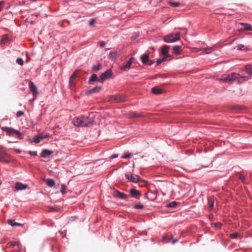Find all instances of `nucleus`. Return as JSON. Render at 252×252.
<instances>
[{
  "mask_svg": "<svg viewBox=\"0 0 252 252\" xmlns=\"http://www.w3.org/2000/svg\"><path fill=\"white\" fill-rule=\"evenodd\" d=\"M79 71L78 70H76L75 71H74V72L71 75V76H72V78L73 77H74V78H77L78 75Z\"/></svg>",
  "mask_w": 252,
  "mask_h": 252,
  "instance_id": "nucleus-37",
  "label": "nucleus"
},
{
  "mask_svg": "<svg viewBox=\"0 0 252 252\" xmlns=\"http://www.w3.org/2000/svg\"><path fill=\"white\" fill-rule=\"evenodd\" d=\"M114 195L115 197H118L122 199H127L128 197V196L127 195L124 193L121 192L118 190H115L114 191Z\"/></svg>",
  "mask_w": 252,
  "mask_h": 252,
  "instance_id": "nucleus-8",
  "label": "nucleus"
},
{
  "mask_svg": "<svg viewBox=\"0 0 252 252\" xmlns=\"http://www.w3.org/2000/svg\"><path fill=\"white\" fill-rule=\"evenodd\" d=\"M15 151H16V152H17L18 153H21V150H15Z\"/></svg>",
  "mask_w": 252,
  "mask_h": 252,
  "instance_id": "nucleus-52",
  "label": "nucleus"
},
{
  "mask_svg": "<svg viewBox=\"0 0 252 252\" xmlns=\"http://www.w3.org/2000/svg\"><path fill=\"white\" fill-rule=\"evenodd\" d=\"M94 122L93 118L88 116H80L74 118L72 124L77 127H86L92 125Z\"/></svg>",
  "mask_w": 252,
  "mask_h": 252,
  "instance_id": "nucleus-2",
  "label": "nucleus"
},
{
  "mask_svg": "<svg viewBox=\"0 0 252 252\" xmlns=\"http://www.w3.org/2000/svg\"><path fill=\"white\" fill-rule=\"evenodd\" d=\"M169 4L173 7H177L179 6L180 3H177V2H169Z\"/></svg>",
  "mask_w": 252,
  "mask_h": 252,
  "instance_id": "nucleus-35",
  "label": "nucleus"
},
{
  "mask_svg": "<svg viewBox=\"0 0 252 252\" xmlns=\"http://www.w3.org/2000/svg\"><path fill=\"white\" fill-rule=\"evenodd\" d=\"M176 242H177V239H176V240H175L173 241H172V243H173V244H175Z\"/></svg>",
  "mask_w": 252,
  "mask_h": 252,
  "instance_id": "nucleus-53",
  "label": "nucleus"
},
{
  "mask_svg": "<svg viewBox=\"0 0 252 252\" xmlns=\"http://www.w3.org/2000/svg\"><path fill=\"white\" fill-rule=\"evenodd\" d=\"M250 79V77H246L244 75H241L238 73L233 72L219 80L222 82L233 83V82H237L238 83H241V82L248 81Z\"/></svg>",
  "mask_w": 252,
  "mask_h": 252,
  "instance_id": "nucleus-1",
  "label": "nucleus"
},
{
  "mask_svg": "<svg viewBox=\"0 0 252 252\" xmlns=\"http://www.w3.org/2000/svg\"><path fill=\"white\" fill-rule=\"evenodd\" d=\"M241 25H243L244 27L241 28L240 29V31H252V26L251 24L244 23H241L240 24Z\"/></svg>",
  "mask_w": 252,
  "mask_h": 252,
  "instance_id": "nucleus-12",
  "label": "nucleus"
},
{
  "mask_svg": "<svg viewBox=\"0 0 252 252\" xmlns=\"http://www.w3.org/2000/svg\"><path fill=\"white\" fill-rule=\"evenodd\" d=\"M66 189V186L65 185H63H63H62L61 192L62 194H64L65 193Z\"/></svg>",
  "mask_w": 252,
  "mask_h": 252,
  "instance_id": "nucleus-34",
  "label": "nucleus"
},
{
  "mask_svg": "<svg viewBox=\"0 0 252 252\" xmlns=\"http://www.w3.org/2000/svg\"><path fill=\"white\" fill-rule=\"evenodd\" d=\"M134 208L138 209H142L143 208V206L140 204H136L134 206Z\"/></svg>",
  "mask_w": 252,
  "mask_h": 252,
  "instance_id": "nucleus-39",
  "label": "nucleus"
},
{
  "mask_svg": "<svg viewBox=\"0 0 252 252\" xmlns=\"http://www.w3.org/2000/svg\"><path fill=\"white\" fill-rule=\"evenodd\" d=\"M181 47L177 45L173 47V51L175 54H178L180 52Z\"/></svg>",
  "mask_w": 252,
  "mask_h": 252,
  "instance_id": "nucleus-27",
  "label": "nucleus"
},
{
  "mask_svg": "<svg viewBox=\"0 0 252 252\" xmlns=\"http://www.w3.org/2000/svg\"><path fill=\"white\" fill-rule=\"evenodd\" d=\"M215 227L216 228H220L222 225L220 222H217L215 223Z\"/></svg>",
  "mask_w": 252,
  "mask_h": 252,
  "instance_id": "nucleus-43",
  "label": "nucleus"
},
{
  "mask_svg": "<svg viewBox=\"0 0 252 252\" xmlns=\"http://www.w3.org/2000/svg\"><path fill=\"white\" fill-rule=\"evenodd\" d=\"M53 154V151H49V150L45 149L43 150L41 154H40V156L42 158H46L49 157L51 155Z\"/></svg>",
  "mask_w": 252,
  "mask_h": 252,
  "instance_id": "nucleus-15",
  "label": "nucleus"
},
{
  "mask_svg": "<svg viewBox=\"0 0 252 252\" xmlns=\"http://www.w3.org/2000/svg\"><path fill=\"white\" fill-rule=\"evenodd\" d=\"M33 141L36 143H38L40 141V140L35 136L34 138Z\"/></svg>",
  "mask_w": 252,
  "mask_h": 252,
  "instance_id": "nucleus-45",
  "label": "nucleus"
},
{
  "mask_svg": "<svg viewBox=\"0 0 252 252\" xmlns=\"http://www.w3.org/2000/svg\"><path fill=\"white\" fill-rule=\"evenodd\" d=\"M9 156L6 154L3 151L0 150V161L8 162Z\"/></svg>",
  "mask_w": 252,
  "mask_h": 252,
  "instance_id": "nucleus-7",
  "label": "nucleus"
},
{
  "mask_svg": "<svg viewBox=\"0 0 252 252\" xmlns=\"http://www.w3.org/2000/svg\"><path fill=\"white\" fill-rule=\"evenodd\" d=\"M151 91L154 94H161L163 93V91L161 89L158 87L153 88Z\"/></svg>",
  "mask_w": 252,
  "mask_h": 252,
  "instance_id": "nucleus-19",
  "label": "nucleus"
},
{
  "mask_svg": "<svg viewBox=\"0 0 252 252\" xmlns=\"http://www.w3.org/2000/svg\"><path fill=\"white\" fill-rule=\"evenodd\" d=\"M29 154H30L32 156H35L37 155V153L36 151H29Z\"/></svg>",
  "mask_w": 252,
  "mask_h": 252,
  "instance_id": "nucleus-44",
  "label": "nucleus"
},
{
  "mask_svg": "<svg viewBox=\"0 0 252 252\" xmlns=\"http://www.w3.org/2000/svg\"><path fill=\"white\" fill-rule=\"evenodd\" d=\"M166 60V57H164L162 59H159L157 60V64H159V63H161L163 61H165Z\"/></svg>",
  "mask_w": 252,
  "mask_h": 252,
  "instance_id": "nucleus-40",
  "label": "nucleus"
},
{
  "mask_svg": "<svg viewBox=\"0 0 252 252\" xmlns=\"http://www.w3.org/2000/svg\"><path fill=\"white\" fill-rule=\"evenodd\" d=\"M76 78L74 77L72 78V76H71L69 79V85L71 89H73L75 84V80Z\"/></svg>",
  "mask_w": 252,
  "mask_h": 252,
  "instance_id": "nucleus-26",
  "label": "nucleus"
},
{
  "mask_svg": "<svg viewBox=\"0 0 252 252\" xmlns=\"http://www.w3.org/2000/svg\"><path fill=\"white\" fill-rule=\"evenodd\" d=\"M126 177L127 179L133 183H136L140 180V177L137 174L126 173Z\"/></svg>",
  "mask_w": 252,
  "mask_h": 252,
  "instance_id": "nucleus-6",
  "label": "nucleus"
},
{
  "mask_svg": "<svg viewBox=\"0 0 252 252\" xmlns=\"http://www.w3.org/2000/svg\"><path fill=\"white\" fill-rule=\"evenodd\" d=\"M133 59L132 58L129 59L128 62L126 64V65H124L123 66L121 67V69L123 70H126L127 69H129L132 63Z\"/></svg>",
  "mask_w": 252,
  "mask_h": 252,
  "instance_id": "nucleus-13",
  "label": "nucleus"
},
{
  "mask_svg": "<svg viewBox=\"0 0 252 252\" xmlns=\"http://www.w3.org/2000/svg\"><path fill=\"white\" fill-rule=\"evenodd\" d=\"M169 49V47L167 45H164L161 48V52L164 56H166L167 53L168 52V50Z\"/></svg>",
  "mask_w": 252,
  "mask_h": 252,
  "instance_id": "nucleus-21",
  "label": "nucleus"
},
{
  "mask_svg": "<svg viewBox=\"0 0 252 252\" xmlns=\"http://www.w3.org/2000/svg\"><path fill=\"white\" fill-rule=\"evenodd\" d=\"M111 100L113 99L116 102H124L126 101V98L121 95H113L111 96Z\"/></svg>",
  "mask_w": 252,
  "mask_h": 252,
  "instance_id": "nucleus-9",
  "label": "nucleus"
},
{
  "mask_svg": "<svg viewBox=\"0 0 252 252\" xmlns=\"http://www.w3.org/2000/svg\"><path fill=\"white\" fill-rule=\"evenodd\" d=\"M131 156V154L130 153L127 152L126 154V155H124L123 157H122V158H129Z\"/></svg>",
  "mask_w": 252,
  "mask_h": 252,
  "instance_id": "nucleus-38",
  "label": "nucleus"
},
{
  "mask_svg": "<svg viewBox=\"0 0 252 252\" xmlns=\"http://www.w3.org/2000/svg\"><path fill=\"white\" fill-rule=\"evenodd\" d=\"M130 116L131 117H134V118H138V117H140V115L138 114L132 113L130 114Z\"/></svg>",
  "mask_w": 252,
  "mask_h": 252,
  "instance_id": "nucleus-41",
  "label": "nucleus"
},
{
  "mask_svg": "<svg viewBox=\"0 0 252 252\" xmlns=\"http://www.w3.org/2000/svg\"><path fill=\"white\" fill-rule=\"evenodd\" d=\"M101 64H98L94 66L93 67V70L94 71H97V70H99L101 68Z\"/></svg>",
  "mask_w": 252,
  "mask_h": 252,
  "instance_id": "nucleus-30",
  "label": "nucleus"
},
{
  "mask_svg": "<svg viewBox=\"0 0 252 252\" xmlns=\"http://www.w3.org/2000/svg\"><path fill=\"white\" fill-rule=\"evenodd\" d=\"M8 223L9 224H10L12 226H22V224L20 223L14 222V220H8Z\"/></svg>",
  "mask_w": 252,
  "mask_h": 252,
  "instance_id": "nucleus-23",
  "label": "nucleus"
},
{
  "mask_svg": "<svg viewBox=\"0 0 252 252\" xmlns=\"http://www.w3.org/2000/svg\"><path fill=\"white\" fill-rule=\"evenodd\" d=\"M180 38V35L178 32L170 33L164 37L163 40L165 42L172 43L178 41Z\"/></svg>",
  "mask_w": 252,
  "mask_h": 252,
  "instance_id": "nucleus-3",
  "label": "nucleus"
},
{
  "mask_svg": "<svg viewBox=\"0 0 252 252\" xmlns=\"http://www.w3.org/2000/svg\"><path fill=\"white\" fill-rule=\"evenodd\" d=\"M46 182L47 186L52 187L55 186V182L54 180L48 179L46 180Z\"/></svg>",
  "mask_w": 252,
  "mask_h": 252,
  "instance_id": "nucleus-24",
  "label": "nucleus"
},
{
  "mask_svg": "<svg viewBox=\"0 0 252 252\" xmlns=\"http://www.w3.org/2000/svg\"><path fill=\"white\" fill-rule=\"evenodd\" d=\"M153 63H154V61H152V62H151V64H152Z\"/></svg>",
  "mask_w": 252,
  "mask_h": 252,
  "instance_id": "nucleus-55",
  "label": "nucleus"
},
{
  "mask_svg": "<svg viewBox=\"0 0 252 252\" xmlns=\"http://www.w3.org/2000/svg\"><path fill=\"white\" fill-rule=\"evenodd\" d=\"M105 42H104V41H102V42H100V47H101V48L104 47L105 46Z\"/></svg>",
  "mask_w": 252,
  "mask_h": 252,
  "instance_id": "nucleus-50",
  "label": "nucleus"
},
{
  "mask_svg": "<svg viewBox=\"0 0 252 252\" xmlns=\"http://www.w3.org/2000/svg\"><path fill=\"white\" fill-rule=\"evenodd\" d=\"M239 235V234L238 233H232V234H230V237L232 239H236L238 237Z\"/></svg>",
  "mask_w": 252,
  "mask_h": 252,
  "instance_id": "nucleus-36",
  "label": "nucleus"
},
{
  "mask_svg": "<svg viewBox=\"0 0 252 252\" xmlns=\"http://www.w3.org/2000/svg\"><path fill=\"white\" fill-rule=\"evenodd\" d=\"M113 75V71L111 69L106 70L104 73H103L100 77H99V82L103 83L104 81L111 78Z\"/></svg>",
  "mask_w": 252,
  "mask_h": 252,
  "instance_id": "nucleus-5",
  "label": "nucleus"
},
{
  "mask_svg": "<svg viewBox=\"0 0 252 252\" xmlns=\"http://www.w3.org/2000/svg\"><path fill=\"white\" fill-rule=\"evenodd\" d=\"M149 53L145 54L141 56V60L143 63H145L149 59Z\"/></svg>",
  "mask_w": 252,
  "mask_h": 252,
  "instance_id": "nucleus-18",
  "label": "nucleus"
},
{
  "mask_svg": "<svg viewBox=\"0 0 252 252\" xmlns=\"http://www.w3.org/2000/svg\"><path fill=\"white\" fill-rule=\"evenodd\" d=\"M239 178L241 180L243 181L245 179V176L244 175H243L242 174H239Z\"/></svg>",
  "mask_w": 252,
  "mask_h": 252,
  "instance_id": "nucleus-47",
  "label": "nucleus"
},
{
  "mask_svg": "<svg viewBox=\"0 0 252 252\" xmlns=\"http://www.w3.org/2000/svg\"><path fill=\"white\" fill-rule=\"evenodd\" d=\"M28 186L26 184H23L20 182H17L15 184V188L16 189L19 190H24L27 189Z\"/></svg>",
  "mask_w": 252,
  "mask_h": 252,
  "instance_id": "nucleus-11",
  "label": "nucleus"
},
{
  "mask_svg": "<svg viewBox=\"0 0 252 252\" xmlns=\"http://www.w3.org/2000/svg\"><path fill=\"white\" fill-rule=\"evenodd\" d=\"M95 22V20L94 19H91L90 22V25L91 26H93V25H94Z\"/></svg>",
  "mask_w": 252,
  "mask_h": 252,
  "instance_id": "nucleus-46",
  "label": "nucleus"
},
{
  "mask_svg": "<svg viewBox=\"0 0 252 252\" xmlns=\"http://www.w3.org/2000/svg\"><path fill=\"white\" fill-rule=\"evenodd\" d=\"M109 58L111 60H115L117 57V53L115 52H111L109 54Z\"/></svg>",
  "mask_w": 252,
  "mask_h": 252,
  "instance_id": "nucleus-25",
  "label": "nucleus"
},
{
  "mask_svg": "<svg viewBox=\"0 0 252 252\" xmlns=\"http://www.w3.org/2000/svg\"><path fill=\"white\" fill-rule=\"evenodd\" d=\"M248 34L250 35H252V33H249Z\"/></svg>",
  "mask_w": 252,
  "mask_h": 252,
  "instance_id": "nucleus-54",
  "label": "nucleus"
},
{
  "mask_svg": "<svg viewBox=\"0 0 252 252\" xmlns=\"http://www.w3.org/2000/svg\"><path fill=\"white\" fill-rule=\"evenodd\" d=\"M118 155H117V154H114V155H112L111 156L110 158H111V159L115 158H118Z\"/></svg>",
  "mask_w": 252,
  "mask_h": 252,
  "instance_id": "nucleus-49",
  "label": "nucleus"
},
{
  "mask_svg": "<svg viewBox=\"0 0 252 252\" xmlns=\"http://www.w3.org/2000/svg\"><path fill=\"white\" fill-rule=\"evenodd\" d=\"M245 71L249 74L247 77H250V79H251V76L252 75V66L251 65H247L245 67ZM247 77L246 76H245Z\"/></svg>",
  "mask_w": 252,
  "mask_h": 252,
  "instance_id": "nucleus-17",
  "label": "nucleus"
},
{
  "mask_svg": "<svg viewBox=\"0 0 252 252\" xmlns=\"http://www.w3.org/2000/svg\"><path fill=\"white\" fill-rule=\"evenodd\" d=\"M8 247L10 248L12 246H17L18 251H20L21 245L18 241H10L7 244Z\"/></svg>",
  "mask_w": 252,
  "mask_h": 252,
  "instance_id": "nucleus-16",
  "label": "nucleus"
},
{
  "mask_svg": "<svg viewBox=\"0 0 252 252\" xmlns=\"http://www.w3.org/2000/svg\"><path fill=\"white\" fill-rule=\"evenodd\" d=\"M39 140H43L44 139H45L46 138L48 137V135H43V134H39L38 135L36 136Z\"/></svg>",
  "mask_w": 252,
  "mask_h": 252,
  "instance_id": "nucleus-31",
  "label": "nucleus"
},
{
  "mask_svg": "<svg viewBox=\"0 0 252 252\" xmlns=\"http://www.w3.org/2000/svg\"><path fill=\"white\" fill-rule=\"evenodd\" d=\"M102 89V87L100 86H97L95 87H94L92 90H90L89 91V93H97L99 92L100 90Z\"/></svg>",
  "mask_w": 252,
  "mask_h": 252,
  "instance_id": "nucleus-22",
  "label": "nucleus"
},
{
  "mask_svg": "<svg viewBox=\"0 0 252 252\" xmlns=\"http://www.w3.org/2000/svg\"><path fill=\"white\" fill-rule=\"evenodd\" d=\"M3 2L2 1H0V12L2 10V5L3 4Z\"/></svg>",
  "mask_w": 252,
  "mask_h": 252,
  "instance_id": "nucleus-51",
  "label": "nucleus"
},
{
  "mask_svg": "<svg viewBox=\"0 0 252 252\" xmlns=\"http://www.w3.org/2000/svg\"><path fill=\"white\" fill-rule=\"evenodd\" d=\"M23 115L24 112L23 111H18V112H17V116L18 117H22V116H23Z\"/></svg>",
  "mask_w": 252,
  "mask_h": 252,
  "instance_id": "nucleus-42",
  "label": "nucleus"
},
{
  "mask_svg": "<svg viewBox=\"0 0 252 252\" xmlns=\"http://www.w3.org/2000/svg\"><path fill=\"white\" fill-rule=\"evenodd\" d=\"M245 46L243 44H239L238 46H237V49H239V50H241L242 49H243V48H244Z\"/></svg>",
  "mask_w": 252,
  "mask_h": 252,
  "instance_id": "nucleus-48",
  "label": "nucleus"
},
{
  "mask_svg": "<svg viewBox=\"0 0 252 252\" xmlns=\"http://www.w3.org/2000/svg\"><path fill=\"white\" fill-rule=\"evenodd\" d=\"M1 129L4 131H5L9 136H20L21 135V133L19 130L11 128V127H2Z\"/></svg>",
  "mask_w": 252,
  "mask_h": 252,
  "instance_id": "nucleus-4",
  "label": "nucleus"
},
{
  "mask_svg": "<svg viewBox=\"0 0 252 252\" xmlns=\"http://www.w3.org/2000/svg\"><path fill=\"white\" fill-rule=\"evenodd\" d=\"M16 62L21 65H23L24 64V61L22 58H18L16 60Z\"/></svg>",
  "mask_w": 252,
  "mask_h": 252,
  "instance_id": "nucleus-32",
  "label": "nucleus"
},
{
  "mask_svg": "<svg viewBox=\"0 0 252 252\" xmlns=\"http://www.w3.org/2000/svg\"><path fill=\"white\" fill-rule=\"evenodd\" d=\"M177 206V203L176 202H172L167 205V207H175Z\"/></svg>",
  "mask_w": 252,
  "mask_h": 252,
  "instance_id": "nucleus-33",
  "label": "nucleus"
},
{
  "mask_svg": "<svg viewBox=\"0 0 252 252\" xmlns=\"http://www.w3.org/2000/svg\"><path fill=\"white\" fill-rule=\"evenodd\" d=\"M129 193L132 197L138 199L139 198L141 195L140 192L134 189H130L129 190Z\"/></svg>",
  "mask_w": 252,
  "mask_h": 252,
  "instance_id": "nucleus-10",
  "label": "nucleus"
},
{
  "mask_svg": "<svg viewBox=\"0 0 252 252\" xmlns=\"http://www.w3.org/2000/svg\"><path fill=\"white\" fill-rule=\"evenodd\" d=\"M29 87H30L31 91L32 92L34 95H36L37 94V88L33 82H30V83H29Z\"/></svg>",
  "mask_w": 252,
  "mask_h": 252,
  "instance_id": "nucleus-14",
  "label": "nucleus"
},
{
  "mask_svg": "<svg viewBox=\"0 0 252 252\" xmlns=\"http://www.w3.org/2000/svg\"><path fill=\"white\" fill-rule=\"evenodd\" d=\"M203 50L206 54H209L213 51V48L212 47H208L207 48H204Z\"/></svg>",
  "mask_w": 252,
  "mask_h": 252,
  "instance_id": "nucleus-29",
  "label": "nucleus"
},
{
  "mask_svg": "<svg viewBox=\"0 0 252 252\" xmlns=\"http://www.w3.org/2000/svg\"><path fill=\"white\" fill-rule=\"evenodd\" d=\"M208 202L209 207L210 208V209L212 210L214 208V197L213 196L209 197Z\"/></svg>",
  "mask_w": 252,
  "mask_h": 252,
  "instance_id": "nucleus-20",
  "label": "nucleus"
},
{
  "mask_svg": "<svg viewBox=\"0 0 252 252\" xmlns=\"http://www.w3.org/2000/svg\"><path fill=\"white\" fill-rule=\"evenodd\" d=\"M97 80V76L95 74H93L90 79V82H94Z\"/></svg>",
  "mask_w": 252,
  "mask_h": 252,
  "instance_id": "nucleus-28",
  "label": "nucleus"
}]
</instances>
